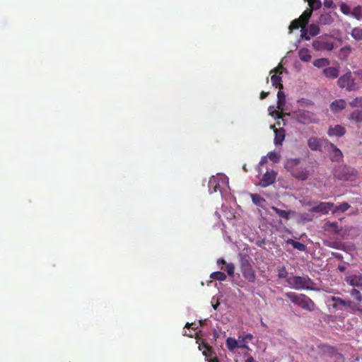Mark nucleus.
<instances>
[{
    "label": "nucleus",
    "mask_w": 362,
    "mask_h": 362,
    "mask_svg": "<svg viewBox=\"0 0 362 362\" xmlns=\"http://www.w3.org/2000/svg\"><path fill=\"white\" fill-rule=\"evenodd\" d=\"M284 296L290 299L292 303L298 305L303 310L311 312L315 309V303L305 294L286 292Z\"/></svg>",
    "instance_id": "f257e3e1"
},
{
    "label": "nucleus",
    "mask_w": 362,
    "mask_h": 362,
    "mask_svg": "<svg viewBox=\"0 0 362 362\" xmlns=\"http://www.w3.org/2000/svg\"><path fill=\"white\" fill-rule=\"evenodd\" d=\"M286 282L293 288L296 290L313 289V281L308 276H293L286 279Z\"/></svg>",
    "instance_id": "f03ea898"
},
{
    "label": "nucleus",
    "mask_w": 362,
    "mask_h": 362,
    "mask_svg": "<svg viewBox=\"0 0 362 362\" xmlns=\"http://www.w3.org/2000/svg\"><path fill=\"white\" fill-rule=\"evenodd\" d=\"M240 269L243 276L249 282L253 283L256 279V274L250 263V258L242 256L240 262Z\"/></svg>",
    "instance_id": "7ed1b4c3"
},
{
    "label": "nucleus",
    "mask_w": 362,
    "mask_h": 362,
    "mask_svg": "<svg viewBox=\"0 0 362 362\" xmlns=\"http://www.w3.org/2000/svg\"><path fill=\"white\" fill-rule=\"evenodd\" d=\"M337 84L341 88H345L349 92L356 91L360 88L358 83L355 81V78L352 76L351 71H348L341 76L337 81Z\"/></svg>",
    "instance_id": "20e7f679"
},
{
    "label": "nucleus",
    "mask_w": 362,
    "mask_h": 362,
    "mask_svg": "<svg viewBox=\"0 0 362 362\" xmlns=\"http://www.w3.org/2000/svg\"><path fill=\"white\" fill-rule=\"evenodd\" d=\"M300 163L299 158H293L288 161L286 165L287 168L290 169L291 171L292 175L296 177V178L301 180H307L308 177V173L307 170L305 168H303L301 170H298V168H295L296 165H298Z\"/></svg>",
    "instance_id": "39448f33"
},
{
    "label": "nucleus",
    "mask_w": 362,
    "mask_h": 362,
    "mask_svg": "<svg viewBox=\"0 0 362 362\" xmlns=\"http://www.w3.org/2000/svg\"><path fill=\"white\" fill-rule=\"evenodd\" d=\"M296 119L298 123L303 124H309L311 123H317L318 119L315 115L308 110H299L296 113Z\"/></svg>",
    "instance_id": "423d86ee"
},
{
    "label": "nucleus",
    "mask_w": 362,
    "mask_h": 362,
    "mask_svg": "<svg viewBox=\"0 0 362 362\" xmlns=\"http://www.w3.org/2000/svg\"><path fill=\"white\" fill-rule=\"evenodd\" d=\"M313 47L317 51H331L334 49V43L326 37L320 36L313 41Z\"/></svg>",
    "instance_id": "0eeeda50"
},
{
    "label": "nucleus",
    "mask_w": 362,
    "mask_h": 362,
    "mask_svg": "<svg viewBox=\"0 0 362 362\" xmlns=\"http://www.w3.org/2000/svg\"><path fill=\"white\" fill-rule=\"evenodd\" d=\"M226 177L222 175L212 176L209 181V191L210 193L216 192L220 190L221 182H225Z\"/></svg>",
    "instance_id": "6e6552de"
},
{
    "label": "nucleus",
    "mask_w": 362,
    "mask_h": 362,
    "mask_svg": "<svg viewBox=\"0 0 362 362\" xmlns=\"http://www.w3.org/2000/svg\"><path fill=\"white\" fill-rule=\"evenodd\" d=\"M333 208L334 204L332 202H320L317 205L313 206L310 209V211L327 214L329 211H332Z\"/></svg>",
    "instance_id": "1a4fd4ad"
},
{
    "label": "nucleus",
    "mask_w": 362,
    "mask_h": 362,
    "mask_svg": "<svg viewBox=\"0 0 362 362\" xmlns=\"http://www.w3.org/2000/svg\"><path fill=\"white\" fill-rule=\"evenodd\" d=\"M345 281L354 288L358 287L362 290V274H351L346 276Z\"/></svg>",
    "instance_id": "9d476101"
},
{
    "label": "nucleus",
    "mask_w": 362,
    "mask_h": 362,
    "mask_svg": "<svg viewBox=\"0 0 362 362\" xmlns=\"http://www.w3.org/2000/svg\"><path fill=\"white\" fill-rule=\"evenodd\" d=\"M276 173L274 171L272 172H266L263 176L262 180L259 182V185L262 187H267L269 185L273 184L276 180Z\"/></svg>",
    "instance_id": "9b49d317"
},
{
    "label": "nucleus",
    "mask_w": 362,
    "mask_h": 362,
    "mask_svg": "<svg viewBox=\"0 0 362 362\" xmlns=\"http://www.w3.org/2000/svg\"><path fill=\"white\" fill-rule=\"evenodd\" d=\"M325 141L328 144L329 147L332 148V153L330 158L333 162H339L343 158V153L340 149H339L334 144L329 142L327 140Z\"/></svg>",
    "instance_id": "f8f14e48"
},
{
    "label": "nucleus",
    "mask_w": 362,
    "mask_h": 362,
    "mask_svg": "<svg viewBox=\"0 0 362 362\" xmlns=\"http://www.w3.org/2000/svg\"><path fill=\"white\" fill-rule=\"evenodd\" d=\"M354 175V169H352L349 167H347V166H344L341 168V172H339V171L336 172L335 176H337L339 179H343V180H349L351 178V177Z\"/></svg>",
    "instance_id": "ddd939ff"
},
{
    "label": "nucleus",
    "mask_w": 362,
    "mask_h": 362,
    "mask_svg": "<svg viewBox=\"0 0 362 362\" xmlns=\"http://www.w3.org/2000/svg\"><path fill=\"white\" fill-rule=\"evenodd\" d=\"M346 133V129L341 125H335L334 127H330L327 132L329 136H337L341 137Z\"/></svg>",
    "instance_id": "4468645a"
},
{
    "label": "nucleus",
    "mask_w": 362,
    "mask_h": 362,
    "mask_svg": "<svg viewBox=\"0 0 362 362\" xmlns=\"http://www.w3.org/2000/svg\"><path fill=\"white\" fill-rule=\"evenodd\" d=\"M322 141L321 139L312 136L308 140V146L312 151H321Z\"/></svg>",
    "instance_id": "2eb2a0df"
},
{
    "label": "nucleus",
    "mask_w": 362,
    "mask_h": 362,
    "mask_svg": "<svg viewBox=\"0 0 362 362\" xmlns=\"http://www.w3.org/2000/svg\"><path fill=\"white\" fill-rule=\"evenodd\" d=\"M323 74L325 76L331 79H334L338 77L339 71L337 67L329 66L323 69Z\"/></svg>",
    "instance_id": "dca6fc26"
},
{
    "label": "nucleus",
    "mask_w": 362,
    "mask_h": 362,
    "mask_svg": "<svg viewBox=\"0 0 362 362\" xmlns=\"http://www.w3.org/2000/svg\"><path fill=\"white\" fill-rule=\"evenodd\" d=\"M275 137L274 144L275 145H281L285 139V130L283 128L274 129Z\"/></svg>",
    "instance_id": "f3484780"
},
{
    "label": "nucleus",
    "mask_w": 362,
    "mask_h": 362,
    "mask_svg": "<svg viewBox=\"0 0 362 362\" xmlns=\"http://www.w3.org/2000/svg\"><path fill=\"white\" fill-rule=\"evenodd\" d=\"M226 346L230 351H233L237 348H247L246 345H239L238 341L235 338L232 337H228L226 339Z\"/></svg>",
    "instance_id": "a211bd4d"
},
{
    "label": "nucleus",
    "mask_w": 362,
    "mask_h": 362,
    "mask_svg": "<svg viewBox=\"0 0 362 362\" xmlns=\"http://www.w3.org/2000/svg\"><path fill=\"white\" fill-rule=\"evenodd\" d=\"M331 300L334 303L332 306L334 308H339V306L347 307V305H351L350 300H345L339 297L332 296Z\"/></svg>",
    "instance_id": "6ab92c4d"
},
{
    "label": "nucleus",
    "mask_w": 362,
    "mask_h": 362,
    "mask_svg": "<svg viewBox=\"0 0 362 362\" xmlns=\"http://www.w3.org/2000/svg\"><path fill=\"white\" fill-rule=\"evenodd\" d=\"M346 107V102L344 100L339 99L333 101L330 105V109L333 112L341 110Z\"/></svg>",
    "instance_id": "aec40b11"
},
{
    "label": "nucleus",
    "mask_w": 362,
    "mask_h": 362,
    "mask_svg": "<svg viewBox=\"0 0 362 362\" xmlns=\"http://www.w3.org/2000/svg\"><path fill=\"white\" fill-rule=\"evenodd\" d=\"M277 108L279 110H283L284 106L285 105L286 103V95L280 89H279V91L277 93Z\"/></svg>",
    "instance_id": "412c9836"
},
{
    "label": "nucleus",
    "mask_w": 362,
    "mask_h": 362,
    "mask_svg": "<svg viewBox=\"0 0 362 362\" xmlns=\"http://www.w3.org/2000/svg\"><path fill=\"white\" fill-rule=\"evenodd\" d=\"M299 58L303 62H309L311 59L310 51L306 48H302L298 52Z\"/></svg>",
    "instance_id": "4be33fe9"
},
{
    "label": "nucleus",
    "mask_w": 362,
    "mask_h": 362,
    "mask_svg": "<svg viewBox=\"0 0 362 362\" xmlns=\"http://www.w3.org/2000/svg\"><path fill=\"white\" fill-rule=\"evenodd\" d=\"M271 81L273 86L280 90H282L284 88L281 77L280 76H278L276 74L272 75L271 77Z\"/></svg>",
    "instance_id": "5701e85b"
},
{
    "label": "nucleus",
    "mask_w": 362,
    "mask_h": 362,
    "mask_svg": "<svg viewBox=\"0 0 362 362\" xmlns=\"http://www.w3.org/2000/svg\"><path fill=\"white\" fill-rule=\"evenodd\" d=\"M287 244L291 245L294 249H296L299 251H305L306 250V246L298 241L293 240L292 239H288L286 241Z\"/></svg>",
    "instance_id": "b1692460"
},
{
    "label": "nucleus",
    "mask_w": 362,
    "mask_h": 362,
    "mask_svg": "<svg viewBox=\"0 0 362 362\" xmlns=\"http://www.w3.org/2000/svg\"><path fill=\"white\" fill-rule=\"evenodd\" d=\"M350 119L355 121L356 122H362V109L356 110L353 111L350 115Z\"/></svg>",
    "instance_id": "393cba45"
},
{
    "label": "nucleus",
    "mask_w": 362,
    "mask_h": 362,
    "mask_svg": "<svg viewBox=\"0 0 362 362\" xmlns=\"http://www.w3.org/2000/svg\"><path fill=\"white\" fill-rule=\"evenodd\" d=\"M302 27H305L304 23H303L299 18H296L291 23L288 28L289 32L291 33L293 30L298 29L299 28H302Z\"/></svg>",
    "instance_id": "a878e982"
},
{
    "label": "nucleus",
    "mask_w": 362,
    "mask_h": 362,
    "mask_svg": "<svg viewBox=\"0 0 362 362\" xmlns=\"http://www.w3.org/2000/svg\"><path fill=\"white\" fill-rule=\"evenodd\" d=\"M350 204H348L347 202H343L341 204H340L339 206H334V208L332 209V213L333 214H335L337 212H345L349 208H350Z\"/></svg>",
    "instance_id": "bb28decb"
},
{
    "label": "nucleus",
    "mask_w": 362,
    "mask_h": 362,
    "mask_svg": "<svg viewBox=\"0 0 362 362\" xmlns=\"http://www.w3.org/2000/svg\"><path fill=\"white\" fill-rule=\"evenodd\" d=\"M274 211L276 212V214H278V216L282 218H284L286 220H288L289 219V215H290V212L289 211H285V210H282V209H280L276 206H272L271 208Z\"/></svg>",
    "instance_id": "cd10ccee"
},
{
    "label": "nucleus",
    "mask_w": 362,
    "mask_h": 362,
    "mask_svg": "<svg viewBox=\"0 0 362 362\" xmlns=\"http://www.w3.org/2000/svg\"><path fill=\"white\" fill-rule=\"evenodd\" d=\"M351 296L356 301L358 304L362 303V293L355 288L350 291Z\"/></svg>",
    "instance_id": "c85d7f7f"
},
{
    "label": "nucleus",
    "mask_w": 362,
    "mask_h": 362,
    "mask_svg": "<svg viewBox=\"0 0 362 362\" xmlns=\"http://www.w3.org/2000/svg\"><path fill=\"white\" fill-rule=\"evenodd\" d=\"M329 64V61L328 59L326 58L317 59L313 62V65L317 68L325 67L326 66H328Z\"/></svg>",
    "instance_id": "c756f323"
},
{
    "label": "nucleus",
    "mask_w": 362,
    "mask_h": 362,
    "mask_svg": "<svg viewBox=\"0 0 362 362\" xmlns=\"http://www.w3.org/2000/svg\"><path fill=\"white\" fill-rule=\"evenodd\" d=\"M351 16L356 19L362 20V6H356L352 9Z\"/></svg>",
    "instance_id": "7c9ffc66"
},
{
    "label": "nucleus",
    "mask_w": 362,
    "mask_h": 362,
    "mask_svg": "<svg viewBox=\"0 0 362 362\" xmlns=\"http://www.w3.org/2000/svg\"><path fill=\"white\" fill-rule=\"evenodd\" d=\"M312 13H313L312 9H307L299 17V18L303 22V23H304L305 25L308 23V22L312 15Z\"/></svg>",
    "instance_id": "2f4dec72"
},
{
    "label": "nucleus",
    "mask_w": 362,
    "mask_h": 362,
    "mask_svg": "<svg viewBox=\"0 0 362 362\" xmlns=\"http://www.w3.org/2000/svg\"><path fill=\"white\" fill-rule=\"evenodd\" d=\"M307 30H308L310 35L312 37L317 35L320 33V28L315 24L309 25Z\"/></svg>",
    "instance_id": "473e14b6"
},
{
    "label": "nucleus",
    "mask_w": 362,
    "mask_h": 362,
    "mask_svg": "<svg viewBox=\"0 0 362 362\" xmlns=\"http://www.w3.org/2000/svg\"><path fill=\"white\" fill-rule=\"evenodd\" d=\"M210 277L214 280L225 281L226 275L222 272H215L211 274Z\"/></svg>",
    "instance_id": "72a5a7b5"
},
{
    "label": "nucleus",
    "mask_w": 362,
    "mask_h": 362,
    "mask_svg": "<svg viewBox=\"0 0 362 362\" xmlns=\"http://www.w3.org/2000/svg\"><path fill=\"white\" fill-rule=\"evenodd\" d=\"M351 35L356 40H362V29L354 28L352 29Z\"/></svg>",
    "instance_id": "f704fd0d"
},
{
    "label": "nucleus",
    "mask_w": 362,
    "mask_h": 362,
    "mask_svg": "<svg viewBox=\"0 0 362 362\" xmlns=\"http://www.w3.org/2000/svg\"><path fill=\"white\" fill-rule=\"evenodd\" d=\"M320 22L324 25H329L333 22V18L329 14H322L320 17Z\"/></svg>",
    "instance_id": "c9c22d12"
},
{
    "label": "nucleus",
    "mask_w": 362,
    "mask_h": 362,
    "mask_svg": "<svg viewBox=\"0 0 362 362\" xmlns=\"http://www.w3.org/2000/svg\"><path fill=\"white\" fill-rule=\"evenodd\" d=\"M250 197L253 203L258 206L261 205V204L265 201L264 198L261 197L257 194H251Z\"/></svg>",
    "instance_id": "e433bc0d"
},
{
    "label": "nucleus",
    "mask_w": 362,
    "mask_h": 362,
    "mask_svg": "<svg viewBox=\"0 0 362 362\" xmlns=\"http://www.w3.org/2000/svg\"><path fill=\"white\" fill-rule=\"evenodd\" d=\"M340 11L345 15H351L352 10L349 5L346 3H341L340 4Z\"/></svg>",
    "instance_id": "4c0bfd02"
},
{
    "label": "nucleus",
    "mask_w": 362,
    "mask_h": 362,
    "mask_svg": "<svg viewBox=\"0 0 362 362\" xmlns=\"http://www.w3.org/2000/svg\"><path fill=\"white\" fill-rule=\"evenodd\" d=\"M349 105L353 107H362V97L354 98Z\"/></svg>",
    "instance_id": "58836bf2"
},
{
    "label": "nucleus",
    "mask_w": 362,
    "mask_h": 362,
    "mask_svg": "<svg viewBox=\"0 0 362 362\" xmlns=\"http://www.w3.org/2000/svg\"><path fill=\"white\" fill-rule=\"evenodd\" d=\"M267 156L269 159L274 163H278L280 160V156L276 152L271 151L268 153Z\"/></svg>",
    "instance_id": "ea45409f"
},
{
    "label": "nucleus",
    "mask_w": 362,
    "mask_h": 362,
    "mask_svg": "<svg viewBox=\"0 0 362 362\" xmlns=\"http://www.w3.org/2000/svg\"><path fill=\"white\" fill-rule=\"evenodd\" d=\"M300 37L302 39H304L305 40H310V35L308 33V30L305 27H302L300 30Z\"/></svg>",
    "instance_id": "a19ab883"
},
{
    "label": "nucleus",
    "mask_w": 362,
    "mask_h": 362,
    "mask_svg": "<svg viewBox=\"0 0 362 362\" xmlns=\"http://www.w3.org/2000/svg\"><path fill=\"white\" fill-rule=\"evenodd\" d=\"M278 276L280 279H285L288 276V272L285 267H281L278 269Z\"/></svg>",
    "instance_id": "79ce46f5"
},
{
    "label": "nucleus",
    "mask_w": 362,
    "mask_h": 362,
    "mask_svg": "<svg viewBox=\"0 0 362 362\" xmlns=\"http://www.w3.org/2000/svg\"><path fill=\"white\" fill-rule=\"evenodd\" d=\"M226 270L230 276H233L235 271V266L233 263H229L226 265Z\"/></svg>",
    "instance_id": "37998d69"
},
{
    "label": "nucleus",
    "mask_w": 362,
    "mask_h": 362,
    "mask_svg": "<svg viewBox=\"0 0 362 362\" xmlns=\"http://www.w3.org/2000/svg\"><path fill=\"white\" fill-rule=\"evenodd\" d=\"M358 305V303H354L351 300V305H347V307L350 308L352 311L358 312V313H361V315H362V309L360 308Z\"/></svg>",
    "instance_id": "c03bdc74"
},
{
    "label": "nucleus",
    "mask_w": 362,
    "mask_h": 362,
    "mask_svg": "<svg viewBox=\"0 0 362 362\" xmlns=\"http://www.w3.org/2000/svg\"><path fill=\"white\" fill-rule=\"evenodd\" d=\"M284 70H285L284 67L279 64L275 69L270 71V74L275 72V74H281Z\"/></svg>",
    "instance_id": "a18cd8bd"
},
{
    "label": "nucleus",
    "mask_w": 362,
    "mask_h": 362,
    "mask_svg": "<svg viewBox=\"0 0 362 362\" xmlns=\"http://www.w3.org/2000/svg\"><path fill=\"white\" fill-rule=\"evenodd\" d=\"M271 115L276 119H280L282 118L284 114L281 112L275 110L272 113H271Z\"/></svg>",
    "instance_id": "49530a36"
},
{
    "label": "nucleus",
    "mask_w": 362,
    "mask_h": 362,
    "mask_svg": "<svg viewBox=\"0 0 362 362\" xmlns=\"http://www.w3.org/2000/svg\"><path fill=\"white\" fill-rule=\"evenodd\" d=\"M300 217H301L302 219H303L304 221H313V216H311L308 214H302L300 215Z\"/></svg>",
    "instance_id": "de8ad7c7"
},
{
    "label": "nucleus",
    "mask_w": 362,
    "mask_h": 362,
    "mask_svg": "<svg viewBox=\"0 0 362 362\" xmlns=\"http://www.w3.org/2000/svg\"><path fill=\"white\" fill-rule=\"evenodd\" d=\"M333 1L332 0H324V6L326 8H332L333 6Z\"/></svg>",
    "instance_id": "09e8293b"
},
{
    "label": "nucleus",
    "mask_w": 362,
    "mask_h": 362,
    "mask_svg": "<svg viewBox=\"0 0 362 362\" xmlns=\"http://www.w3.org/2000/svg\"><path fill=\"white\" fill-rule=\"evenodd\" d=\"M329 226L333 228V230L335 233H338L339 230L338 229V226L337 223H329Z\"/></svg>",
    "instance_id": "8fccbe9b"
},
{
    "label": "nucleus",
    "mask_w": 362,
    "mask_h": 362,
    "mask_svg": "<svg viewBox=\"0 0 362 362\" xmlns=\"http://www.w3.org/2000/svg\"><path fill=\"white\" fill-rule=\"evenodd\" d=\"M253 338L252 335L251 334H247L245 336H244L242 339L243 342H246L247 340H251Z\"/></svg>",
    "instance_id": "3c124183"
},
{
    "label": "nucleus",
    "mask_w": 362,
    "mask_h": 362,
    "mask_svg": "<svg viewBox=\"0 0 362 362\" xmlns=\"http://www.w3.org/2000/svg\"><path fill=\"white\" fill-rule=\"evenodd\" d=\"M185 328H192V329H195L196 327H195V324L194 323H189L187 322L186 325H185Z\"/></svg>",
    "instance_id": "603ef678"
},
{
    "label": "nucleus",
    "mask_w": 362,
    "mask_h": 362,
    "mask_svg": "<svg viewBox=\"0 0 362 362\" xmlns=\"http://www.w3.org/2000/svg\"><path fill=\"white\" fill-rule=\"evenodd\" d=\"M269 95L268 92L262 91L260 93V99L263 100L267 97Z\"/></svg>",
    "instance_id": "864d4df0"
},
{
    "label": "nucleus",
    "mask_w": 362,
    "mask_h": 362,
    "mask_svg": "<svg viewBox=\"0 0 362 362\" xmlns=\"http://www.w3.org/2000/svg\"><path fill=\"white\" fill-rule=\"evenodd\" d=\"M354 74L358 76L359 79L362 81V69L354 71Z\"/></svg>",
    "instance_id": "5fc2aeb1"
},
{
    "label": "nucleus",
    "mask_w": 362,
    "mask_h": 362,
    "mask_svg": "<svg viewBox=\"0 0 362 362\" xmlns=\"http://www.w3.org/2000/svg\"><path fill=\"white\" fill-rule=\"evenodd\" d=\"M183 334H184L185 336H188V337H193V335H194V334H193V333H192L191 332H187L186 331L185 332V333H184Z\"/></svg>",
    "instance_id": "6e6d98bb"
},
{
    "label": "nucleus",
    "mask_w": 362,
    "mask_h": 362,
    "mask_svg": "<svg viewBox=\"0 0 362 362\" xmlns=\"http://www.w3.org/2000/svg\"><path fill=\"white\" fill-rule=\"evenodd\" d=\"M183 334H184L185 336H188V337H193V335H194V334H193V333H192L191 332H187L186 331L185 332V333H184Z\"/></svg>",
    "instance_id": "4d7b16f0"
},
{
    "label": "nucleus",
    "mask_w": 362,
    "mask_h": 362,
    "mask_svg": "<svg viewBox=\"0 0 362 362\" xmlns=\"http://www.w3.org/2000/svg\"><path fill=\"white\" fill-rule=\"evenodd\" d=\"M226 263V261H225L223 259H218V261H217V264H225Z\"/></svg>",
    "instance_id": "13d9d810"
},
{
    "label": "nucleus",
    "mask_w": 362,
    "mask_h": 362,
    "mask_svg": "<svg viewBox=\"0 0 362 362\" xmlns=\"http://www.w3.org/2000/svg\"><path fill=\"white\" fill-rule=\"evenodd\" d=\"M245 362H255V361L254 360V358L252 357H249L248 358H247Z\"/></svg>",
    "instance_id": "bf43d9fd"
},
{
    "label": "nucleus",
    "mask_w": 362,
    "mask_h": 362,
    "mask_svg": "<svg viewBox=\"0 0 362 362\" xmlns=\"http://www.w3.org/2000/svg\"><path fill=\"white\" fill-rule=\"evenodd\" d=\"M238 343H239V345H245V342H243V339Z\"/></svg>",
    "instance_id": "052dcab7"
},
{
    "label": "nucleus",
    "mask_w": 362,
    "mask_h": 362,
    "mask_svg": "<svg viewBox=\"0 0 362 362\" xmlns=\"http://www.w3.org/2000/svg\"><path fill=\"white\" fill-rule=\"evenodd\" d=\"M339 269H340L341 271H343V270H344V267H339Z\"/></svg>",
    "instance_id": "680f3d73"
},
{
    "label": "nucleus",
    "mask_w": 362,
    "mask_h": 362,
    "mask_svg": "<svg viewBox=\"0 0 362 362\" xmlns=\"http://www.w3.org/2000/svg\"><path fill=\"white\" fill-rule=\"evenodd\" d=\"M218 305V304L214 306V309H216L217 306Z\"/></svg>",
    "instance_id": "e2e57ef3"
},
{
    "label": "nucleus",
    "mask_w": 362,
    "mask_h": 362,
    "mask_svg": "<svg viewBox=\"0 0 362 362\" xmlns=\"http://www.w3.org/2000/svg\"><path fill=\"white\" fill-rule=\"evenodd\" d=\"M306 205L311 206V203L308 202V204H306Z\"/></svg>",
    "instance_id": "0e129e2a"
},
{
    "label": "nucleus",
    "mask_w": 362,
    "mask_h": 362,
    "mask_svg": "<svg viewBox=\"0 0 362 362\" xmlns=\"http://www.w3.org/2000/svg\"><path fill=\"white\" fill-rule=\"evenodd\" d=\"M206 349H207L208 351H209V349H209V346H206Z\"/></svg>",
    "instance_id": "69168bd1"
},
{
    "label": "nucleus",
    "mask_w": 362,
    "mask_h": 362,
    "mask_svg": "<svg viewBox=\"0 0 362 362\" xmlns=\"http://www.w3.org/2000/svg\"><path fill=\"white\" fill-rule=\"evenodd\" d=\"M203 354H204V355L206 356V351H204Z\"/></svg>",
    "instance_id": "338daca9"
}]
</instances>
